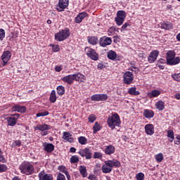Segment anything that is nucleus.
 Instances as JSON below:
<instances>
[{"label":"nucleus","mask_w":180,"mask_h":180,"mask_svg":"<svg viewBox=\"0 0 180 180\" xmlns=\"http://www.w3.org/2000/svg\"><path fill=\"white\" fill-rule=\"evenodd\" d=\"M61 81L66 82L68 85H72V84H74V81H77V82H84V81H85V76L78 72L73 75H66L61 79Z\"/></svg>","instance_id":"f257e3e1"},{"label":"nucleus","mask_w":180,"mask_h":180,"mask_svg":"<svg viewBox=\"0 0 180 180\" xmlns=\"http://www.w3.org/2000/svg\"><path fill=\"white\" fill-rule=\"evenodd\" d=\"M19 169L23 175L29 176L34 174V165L29 161L22 162L19 166Z\"/></svg>","instance_id":"f03ea898"},{"label":"nucleus","mask_w":180,"mask_h":180,"mask_svg":"<svg viewBox=\"0 0 180 180\" xmlns=\"http://www.w3.org/2000/svg\"><path fill=\"white\" fill-rule=\"evenodd\" d=\"M120 162L117 160L113 159L111 160H106L105 164L103 165L101 169L103 174H110L112 172V169H113V167L115 168L120 167Z\"/></svg>","instance_id":"7ed1b4c3"},{"label":"nucleus","mask_w":180,"mask_h":180,"mask_svg":"<svg viewBox=\"0 0 180 180\" xmlns=\"http://www.w3.org/2000/svg\"><path fill=\"white\" fill-rule=\"evenodd\" d=\"M107 123L110 129H112V130H113L116 127H119V126H120V123H122L120 121V116H119V114L117 112H115L111 116L108 117Z\"/></svg>","instance_id":"20e7f679"},{"label":"nucleus","mask_w":180,"mask_h":180,"mask_svg":"<svg viewBox=\"0 0 180 180\" xmlns=\"http://www.w3.org/2000/svg\"><path fill=\"white\" fill-rule=\"evenodd\" d=\"M70 34V29L65 27L64 30H61L59 32L55 34V40L56 41H64V40L68 39Z\"/></svg>","instance_id":"39448f33"},{"label":"nucleus","mask_w":180,"mask_h":180,"mask_svg":"<svg viewBox=\"0 0 180 180\" xmlns=\"http://www.w3.org/2000/svg\"><path fill=\"white\" fill-rule=\"evenodd\" d=\"M84 51L87 57L91 58V60H93L94 61H98V60H99V53H96L95 49L90 47H86Z\"/></svg>","instance_id":"423d86ee"},{"label":"nucleus","mask_w":180,"mask_h":180,"mask_svg":"<svg viewBox=\"0 0 180 180\" xmlns=\"http://www.w3.org/2000/svg\"><path fill=\"white\" fill-rule=\"evenodd\" d=\"M126 11H118L117 13V16L115 18V22L117 26H122L124 22V19H126Z\"/></svg>","instance_id":"0eeeda50"},{"label":"nucleus","mask_w":180,"mask_h":180,"mask_svg":"<svg viewBox=\"0 0 180 180\" xmlns=\"http://www.w3.org/2000/svg\"><path fill=\"white\" fill-rule=\"evenodd\" d=\"M34 130H39L41 131V136H47L49 131L47 130H51V126L46 124H39L34 127Z\"/></svg>","instance_id":"6e6552de"},{"label":"nucleus","mask_w":180,"mask_h":180,"mask_svg":"<svg viewBox=\"0 0 180 180\" xmlns=\"http://www.w3.org/2000/svg\"><path fill=\"white\" fill-rule=\"evenodd\" d=\"M134 80V76L133 75V72L127 71L123 74V82L126 85H130L133 84V81Z\"/></svg>","instance_id":"1a4fd4ad"},{"label":"nucleus","mask_w":180,"mask_h":180,"mask_svg":"<svg viewBox=\"0 0 180 180\" xmlns=\"http://www.w3.org/2000/svg\"><path fill=\"white\" fill-rule=\"evenodd\" d=\"M79 154L81 157H85L86 160H91L92 158V150L89 148L80 149Z\"/></svg>","instance_id":"9d476101"},{"label":"nucleus","mask_w":180,"mask_h":180,"mask_svg":"<svg viewBox=\"0 0 180 180\" xmlns=\"http://www.w3.org/2000/svg\"><path fill=\"white\" fill-rule=\"evenodd\" d=\"M112 42V38L109 37L103 36L99 39V45L101 47H107V46H110Z\"/></svg>","instance_id":"9b49d317"},{"label":"nucleus","mask_w":180,"mask_h":180,"mask_svg":"<svg viewBox=\"0 0 180 180\" xmlns=\"http://www.w3.org/2000/svg\"><path fill=\"white\" fill-rule=\"evenodd\" d=\"M11 57H12V53H11L10 51H5L2 56H1V60L3 61L2 65L3 67H5L6 64H8V61L11 60Z\"/></svg>","instance_id":"f8f14e48"},{"label":"nucleus","mask_w":180,"mask_h":180,"mask_svg":"<svg viewBox=\"0 0 180 180\" xmlns=\"http://www.w3.org/2000/svg\"><path fill=\"white\" fill-rule=\"evenodd\" d=\"M158 54H160V51H158V50L152 51L148 57V63H155L158 57Z\"/></svg>","instance_id":"ddd939ff"},{"label":"nucleus","mask_w":180,"mask_h":180,"mask_svg":"<svg viewBox=\"0 0 180 180\" xmlns=\"http://www.w3.org/2000/svg\"><path fill=\"white\" fill-rule=\"evenodd\" d=\"M39 180H54V177H53V174L45 173L44 170L41 171L39 174Z\"/></svg>","instance_id":"4468645a"},{"label":"nucleus","mask_w":180,"mask_h":180,"mask_svg":"<svg viewBox=\"0 0 180 180\" xmlns=\"http://www.w3.org/2000/svg\"><path fill=\"white\" fill-rule=\"evenodd\" d=\"M69 0H59L58 1V7L57 8V11L58 12H63L64 11V9L67 8L69 5Z\"/></svg>","instance_id":"2eb2a0df"},{"label":"nucleus","mask_w":180,"mask_h":180,"mask_svg":"<svg viewBox=\"0 0 180 180\" xmlns=\"http://www.w3.org/2000/svg\"><path fill=\"white\" fill-rule=\"evenodd\" d=\"M27 109L25 105H15L11 108L12 112H18V113H25Z\"/></svg>","instance_id":"dca6fc26"},{"label":"nucleus","mask_w":180,"mask_h":180,"mask_svg":"<svg viewBox=\"0 0 180 180\" xmlns=\"http://www.w3.org/2000/svg\"><path fill=\"white\" fill-rule=\"evenodd\" d=\"M86 16H88V13L86 12L79 13L75 18V23H81Z\"/></svg>","instance_id":"f3484780"},{"label":"nucleus","mask_w":180,"mask_h":180,"mask_svg":"<svg viewBox=\"0 0 180 180\" xmlns=\"http://www.w3.org/2000/svg\"><path fill=\"white\" fill-rule=\"evenodd\" d=\"M62 139L63 140H65V141H68V143H74V138H72V134H71L68 131L63 132Z\"/></svg>","instance_id":"a211bd4d"},{"label":"nucleus","mask_w":180,"mask_h":180,"mask_svg":"<svg viewBox=\"0 0 180 180\" xmlns=\"http://www.w3.org/2000/svg\"><path fill=\"white\" fill-rule=\"evenodd\" d=\"M115 151L116 148L112 145L105 146V148L104 150L105 155H112V154H115Z\"/></svg>","instance_id":"6ab92c4d"},{"label":"nucleus","mask_w":180,"mask_h":180,"mask_svg":"<svg viewBox=\"0 0 180 180\" xmlns=\"http://www.w3.org/2000/svg\"><path fill=\"white\" fill-rule=\"evenodd\" d=\"M145 133L148 136L154 134V125L153 124H148L145 126Z\"/></svg>","instance_id":"aec40b11"},{"label":"nucleus","mask_w":180,"mask_h":180,"mask_svg":"<svg viewBox=\"0 0 180 180\" xmlns=\"http://www.w3.org/2000/svg\"><path fill=\"white\" fill-rule=\"evenodd\" d=\"M154 112L153 110L145 109L143 110V116L146 117V119H153L154 117Z\"/></svg>","instance_id":"412c9836"},{"label":"nucleus","mask_w":180,"mask_h":180,"mask_svg":"<svg viewBox=\"0 0 180 180\" xmlns=\"http://www.w3.org/2000/svg\"><path fill=\"white\" fill-rule=\"evenodd\" d=\"M147 95L150 98V99H153V98H158V96H160V95H161V91L155 89L153 90L151 92H148Z\"/></svg>","instance_id":"4be33fe9"},{"label":"nucleus","mask_w":180,"mask_h":180,"mask_svg":"<svg viewBox=\"0 0 180 180\" xmlns=\"http://www.w3.org/2000/svg\"><path fill=\"white\" fill-rule=\"evenodd\" d=\"M87 41L91 46H96L98 44V37L96 36H89L87 37Z\"/></svg>","instance_id":"5701e85b"},{"label":"nucleus","mask_w":180,"mask_h":180,"mask_svg":"<svg viewBox=\"0 0 180 180\" xmlns=\"http://www.w3.org/2000/svg\"><path fill=\"white\" fill-rule=\"evenodd\" d=\"M155 106L159 111L164 110L165 109V103L162 100H160L155 103Z\"/></svg>","instance_id":"b1692460"},{"label":"nucleus","mask_w":180,"mask_h":180,"mask_svg":"<svg viewBox=\"0 0 180 180\" xmlns=\"http://www.w3.org/2000/svg\"><path fill=\"white\" fill-rule=\"evenodd\" d=\"M161 27L162 29H165V30H171V29H173L174 25L172 22L166 21L162 23Z\"/></svg>","instance_id":"393cba45"},{"label":"nucleus","mask_w":180,"mask_h":180,"mask_svg":"<svg viewBox=\"0 0 180 180\" xmlns=\"http://www.w3.org/2000/svg\"><path fill=\"white\" fill-rule=\"evenodd\" d=\"M54 146L53 145V143H46V145H44V151H46L48 153H53V151H54Z\"/></svg>","instance_id":"a878e982"},{"label":"nucleus","mask_w":180,"mask_h":180,"mask_svg":"<svg viewBox=\"0 0 180 180\" xmlns=\"http://www.w3.org/2000/svg\"><path fill=\"white\" fill-rule=\"evenodd\" d=\"M107 57L109 60H115L117 58V53L113 50H110L108 52Z\"/></svg>","instance_id":"bb28decb"},{"label":"nucleus","mask_w":180,"mask_h":180,"mask_svg":"<svg viewBox=\"0 0 180 180\" xmlns=\"http://www.w3.org/2000/svg\"><path fill=\"white\" fill-rule=\"evenodd\" d=\"M79 171L83 178H86L88 176V172H86V167L84 165L79 166Z\"/></svg>","instance_id":"cd10ccee"},{"label":"nucleus","mask_w":180,"mask_h":180,"mask_svg":"<svg viewBox=\"0 0 180 180\" xmlns=\"http://www.w3.org/2000/svg\"><path fill=\"white\" fill-rule=\"evenodd\" d=\"M5 120H7L8 126H16V123H18V121H16V118H13L12 117H6Z\"/></svg>","instance_id":"c85d7f7f"},{"label":"nucleus","mask_w":180,"mask_h":180,"mask_svg":"<svg viewBox=\"0 0 180 180\" xmlns=\"http://www.w3.org/2000/svg\"><path fill=\"white\" fill-rule=\"evenodd\" d=\"M180 63V58L179 57L173 58L169 63H168V60H166V64L167 65H176V64H179Z\"/></svg>","instance_id":"c756f323"},{"label":"nucleus","mask_w":180,"mask_h":180,"mask_svg":"<svg viewBox=\"0 0 180 180\" xmlns=\"http://www.w3.org/2000/svg\"><path fill=\"white\" fill-rule=\"evenodd\" d=\"M128 94L129 95H133L134 96H139V95H140V91H137V88L134 86L129 89Z\"/></svg>","instance_id":"7c9ffc66"},{"label":"nucleus","mask_w":180,"mask_h":180,"mask_svg":"<svg viewBox=\"0 0 180 180\" xmlns=\"http://www.w3.org/2000/svg\"><path fill=\"white\" fill-rule=\"evenodd\" d=\"M166 61H168L169 63L171 60H172L174 58H175V51H169L166 54Z\"/></svg>","instance_id":"2f4dec72"},{"label":"nucleus","mask_w":180,"mask_h":180,"mask_svg":"<svg viewBox=\"0 0 180 180\" xmlns=\"http://www.w3.org/2000/svg\"><path fill=\"white\" fill-rule=\"evenodd\" d=\"M51 103H56L57 101V96L56 95V90H52L49 97Z\"/></svg>","instance_id":"473e14b6"},{"label":"nucleus","mask_w":180,"mask_h":180,"mask_svg":"<svg viewBox=\"0 0 180 180\" xmlns=\"http://www.w3.org/2000/svg\"><path fill=\"white\" fill-rule=\"evenodd\" d=\"M167 137L169 139V141H170V143H172V141L175 140V136L174 135V130L169 129L167 131Z\"/></svg>","instance_id":"72a5a7b5"},{"label":"nucleus","mask_w":180,"mask_h":180,"mask_svg":"<svg viewBox=\"0 0 180 180\" xmlns=\"http://www.w3.org/2000/svg\"><path fill=\"white\" fill-rule=\"evenodd\" d=\"M57 94H59L60 96H63L64 94H65V87L64 86H58L57 88Z\"/></svg>","instance_id":"f704fd0d"},{"label":"nucleus","mask_w":180,"mask_h":180,"mask_svg":"<svg viewBox=\"0 0 180 180\" xmlns=\"http://www.w3.org/2000/svg\"><path fill=\"white\" fill-rule=\"evenodd\" d=\"M101 129H102V127H101V124L98 123V122H96L93 127L94 134H96V133H98V131H99Z\"/></svg>","instance_id":"c9c22d12"},{"label":"nucleus","mask_w":180,"mask_h":180,"mask_svg":"<svg viewBox=\"0 0 180 180\" xmlns=\"http://www.w3.org/2000/svg\"><path fill=\"white\" fill-rule=\"evenodd\" d=\"M78 142L79 143V144H81L82 146H85V144H86V143H88V139H86V138L85 136H79L78 139Z\"/></svg>","instance_id":"e433bc0d"},{"label":"nucleus","mask_w":180,"mask_h":180,"mask_svg":"<svg viewBox=\"0 0 180 180\" xmlns=\"http://www.w3.org/2000/svg\"><path fill=\"white\" fill-rule=\"evenodd\" d=\"M155 158L157 161V162H162V160H164V155L162 153H158L155 156Z\"/></svg>","instance_id":"4c0bfd02"},{"label":"nucleus","mask_w":180,"mask_h":180,"mask_svg":"<svg viewBox=\"0 0 180 180\" xmlns=\"http://www.w3.org/2000/svg\"><path fill=\"white\" fill-rule=\"evenodd\" d=\"M22 146V141L20 140H15L12 143V148H16V147H20Z\"/></svg>","instance_id":"58836bf2"},{"label":"nucleus","mask_w":180,"mask_h":180,"mask_svg":"<svg viewBox=\"0 0 180 180\" xmlns=\"http://www.w3.org/2000/svg\"><path fill=\"white\" fill-rule=\"evenodd\" d=\"M79 162V158L77 155H73L70 158V162L71 164H77Z\"/></svg>","instance_id":"ea45409f"},{"label":"nucleus","mask_w":180,"mask_h":180,"mask_svg":"<svg viewBox=\"0 0 180 180\" xmlns=\"http://www.w3.org/2000/svg\"><path fill=\"white\" fill-rule=\"evenodd\" d=\"M50 115V112L46 110H42L41 112H38L36 114L37 117H41L44 116H49Z\"/></svg>","instance_id":"a19ab883"},{"label":"nucleus","mask_w":180,"mask_h":180,"mask_svg":"<svg viewBox=\"0 0 180 180\" xmlns=\"http://www.w3.org/2000/svg\"><path fill=\"white\" fill-rule=\"evenodd\" d=\"M58 171H60V172H62V174H66L68 172V169H67V167H65V166L63 165L58 166Z\"/></svg>","instance_id":"79ce46f5"},{"label":"nucleus","mask_w":180,"mask_h":180,"mask_svg":"<svg viewBox=\"0 0 180 180\" xmlns=\"http://www.w3.org/2000/svg\"><path fill=\"white\" fill-rule=\"evenodd\" d=\"M108 94H98V98L100 102L108 101Z\"/></svg>","instance_id":"37998d69"},{"label":"nucleus","mask_w":180,"mask_h":180,"mask_svg":"<svg viewBox=\"0 0 180 180\" xmlns=\"http://www.w3.org/2000/svg\"><path fill=\"white\" fill-rule=\"evenodd\" d=\"M103 157V155L101 152H94L93 158L101 160Z\"/></svg>","instance_id":"c03bdc74"},{"label":"nucleus","mask_w":180,"mask_h":180,"mask_svg":"<svg viewBox=\"0 0 180 180\" xmlns=\"http://www.w3.org/2000/svg\"><path fill=\"white\" fill-rule=\"evenodd\" d=\"M115 32H116V27H111L108 30V36H113L115 34Z\"/></svg>","instance_id":"a18cd8bd"},{"label":"nucleus","mask_w":180,"mask_h":180,"mask_svg":"<svg viewBox=\"0 0 180 180\" xmlns=\"http://www.w3.org/2000/svg\"><path fill=\"white\" fill-rule=\"evenodd\" d=\"M172 78L177 82H180V73H174L172 75Z\"/></svg>","instance_id":"49530a36"},{"label":"nucleus","mask_w":180,"mask_h":180,"mask_svg":"<svg viewBox=\"0 0 180 180\" xmlns=\"http://www.w3.org/2000/svg\"><path fill=\"white\" fill-rule=\"evenodd\" d=\"M56 180H67V179H65V175H64L61 172H59L57 174Z\"/></svg>","instance_id":"de8ad7c7"},{"label":"nucleus","mask_w":180,"mask_h":180,"mask_svg":"<svg viewBox=\"0 0 180 180\" xmlns=\"http://www.w3.org/2000/svg\"><path fill=\"white\" fill-rule=\"evenodd\" d=\"M136 180H144V173L139 172L136 174Z\"/></svg>","instance_id":"09e8293b"},{"label":"nucleus","mask_w":180,"mask_h":180,"mask_svg":"<svg viewBox=\"0 0 180 180\" xmlns=\"http://www.w3.org/2000/svg\"><path fill=\"white\" fill-rule=\"evenodd\" d=\"M50 46L52 47V50L54 53H57V51H60L59 45L50 44Z\"/></svg>","instance_id":"8fccbe9b"},{"label":"nucleus","mask_w":180,"mask_h":180,"mask_svg":"<svg viewBox=\"0 0 180 180\" xmlns=\"http://www.w3.org/2000/svg\"><path fill=\"white\" fill-rule=\"evenodd\" d=\"M8 171V166L4 164H0V172H6Z\"/></svg>","instance_id":"3c124183"},{"label":"nucleus","mask_w":180,"mask_h":180,"mask_svg":"<svg viewBox=\"0 0 180 180\" xmlns=\"http://www.w3.org/2000/svg\"><path fill=\"white\" fill-rule=\"evenodd\" d=\"M88 119H89V122L90 123H94V122H95V120H96V116H95V115H94V114H91L89 116Z\"/></svg>","instance_id":"603ef678"},{"label":"nucleus","mask_w":180,"mask_h":180,"mask_svg":"<svg viewBox=\"0 0 180 180\" xmlns=\"http://www.w3.org/2000/svg\"><path fill=\"white\" fill-rule=\"evenodd\" d=\"M91 101H94L95 102H100L99 100V94H94L91 97Z\"/></svg>","instance_id":"864d4df0"},{"label":"nucleus","mask_w":180,"mask_h":180,"mask_svg":"<svg viewBox=\"0 0 180 180\" xmlns=\"http://www.w3.org/2000/svg\"><path fill=\"white\" fill-rule=\"evenodd\" d=\"M130 26V23L125 22L121 27V32H124L125 30H127V27Z\"/></svg>","instance_id":"5fc2aeb1"},{"label":"nucleus","mask_w":180,"mask_h":180,"mask_svg":"<svg viewBox=\"0 0 180 180\" xmlns=\"http://www.w3.org/2000/svg\"><path fill=\"white\" fill-rule=\"evenodd\" d=\"M0 162H6V159L4 157V153L0 149Z\"/></svg>","instance_id":"6e6d98bb"},{"label":"nucleus","mask_w":180,"mask_h":180,"mask_svg":"<svg viewBox=\"0 0 180 180\" xmlns=\"http://www.w3.org/2000/svg\"><path fill=\"white\" fill-rule=\"evenodd\" d=\"M5 39V30L0 29V40Z\"/></svg>","instance_id":"4d7b16f0"},{"label":"nucleus","mask_w":180,"mask_h":180,"mask_svg":"<svg viewBox=\"0 0 180 180\" xmlns=\"http://www.w3.org/2000/svg\"><path fill=\"white\" fill-rule=\"evenodd\" d=\"M97 68L98 70H103V68H105V65H103L102 63H100L97 65Z\"/></svg>","instance_id":"13d9d810"},{"label":"nucleus","mask_w":180,"mask_h":180,"mask_svg":"<svg viewBox=\"0 0 180 180\" xmlns=\"http://www.w3.org/2000/svg\"><path fill=\"white\" fill-rule=\"evenodd\" d=\"M11 116H13V117H11L15 119L16 122H18V117H20V115H19L18 113L12 115Z\"/></svg>","instance_id":"bf43d9fd"},{"label":"nucleus","mask_w":180,"mask_h":180,"mask_svg":"<svg viewBox=\"0 0 180 180\" xmlns=\"http://www.w3.org/2000/svg\"><path fill=\"white\" fill-rule=\"evenodd\" d=\"M113 41L114 43H117L119 41V36L116 35L113 37Z\"/></svg>","instance_id":"052dcab7"},{"label":"nucleus","mask_w":180,"mask_h":180,"mask_svg":"<svg viewBox=\"0 0 180 180\" xmlns=\"http://www.w3.org/2000/svg\"><path fill=\"white\" fill-rule=\"evenodd\" d=\"M65 175L68 180H72L71 179V175L70 174V172H68L66 174H65Z\"/></svg>","instance_id":"680f3d73"},{"label":"nucleus","mask_w":180,"mask_h":180,"mask_svg":"<svg viewBox=\"0 0 180 180\" xmlns=\"http://www.w3.org/2000/svg\"><path fill=\"white\" fill-rule=\"evenodd\" d=\"M122 139L124 141H129V138H128V136H126V135H123V136H122Z\"/></svg>","instance_id":"e2e57ef3"},{"label":"nucleus","mask_w":180,"mask_h":180,"mask_svg":"<svg viewBox=\"0 0 180 180\" xmlns=\"http://www.w3.org/2000/svg\"><path fill=\"white\" fill-rule=\"evenodd\" d=\"M61 70H62L61 66H56L55 68V70L56 71V72H60Z\"/></svg>","instance_id":"0e129e2a"},{"label":"nucleus","mask_w":180,"mask_h":180,"mask_svg":"<svg viewBox=\"0 0 180 180\" xmlns=\"http://www.w3.org/2000/svg\"><path fill=\"white\" fill-rule=\"evenodd\" d=\"M88 179H90V180H94V179H96V177H95V175H89L88 176Z\"/></svg>","instance_id":"69168bd1"},{"label":"nucleus","mask_w":180,"mask_h":180,"mask_svg":"<svg viewBox=\"0 0 180 180\" xmlns=\"http://www.w3.org/2000/svg\"><path fill=\"white\" fill-rule=\"evenodd\" d=\"M176 139L179 141H176L175 144H180V136H177Z\"/></svg>","instance_id":"338daca9"},{"label":"nucleus","mask_w":180,"mask_h":180,"mask_svg":"<svg viewBox=\"0 0 180 180\" xmlns=\"http://www.w3.org/2000/svg\"><path fill=\"white\" fill-rule=\"evenodd\" d=\"M12 180H22V179H20L18 176H15L12 179Z\"/></svg>","instance_id":"774afa93"}]
</instances>
